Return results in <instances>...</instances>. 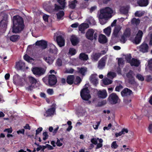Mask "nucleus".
Here are the masks:
<instances>
[{"mask_svg": "<svg viewBox=\"0 0 152 152\" xmlns=\"http://www.w3.org/2000/svg\"><path fill=\"white\" fill-rule=\"evenodd\" d=\"M113 12V9L109 7L101 9L99 14H98L100 23L102 25L106 23L108 20L112 17Z\"/></svg>", "mask_w": 152, "mask_h": 152, "instance_id": "f257e3e1", "label": "nucleus"}, {"mask_svg": "<svg viewBox=\"0 0 152 152\" xmlns=\"http://www.w3.org/2000/svg\"><path fill=\"white\" fill-rule=\"evenodd\" d=\"M12 32L14 33H18L21 31L24 27L23 18L19 16L13 17Z\"/></svg>", "mask_w": 152, "mask_h": 152, "instance_id": "f03ea898", "label": "nucleus"}, {"mask_svg": "<svg viewBox=\"0 0 152 152\" xmlns=\"http://www.w3.org/2000/svg\"><path fill=\"white\" fill-rule=\"evenodd\" d=\"M88 84H86L84 88L80 92V96L82 99L86 101H88L91 97L89 94V91L87 87Z\"/></svg>", "mask_w": 152, "mask_h": 152, "instance_id": "7ed1b4c3", "label": "nucleus"}, {"mask_svg": "<svg viewBox=\"0 0 152 152\" xmlns=\"http://www.w3.org/2000/svg\"><path fill=\"white\" fill-rule=\"evenodd\" d=\"M97 33L95 32L92 29H89L86 32V37L88 39L92 40L94 39L96 40L97 37Z\"/></svg>", "mask_w": 152, "mask_h": 152, "instance_id": "20e7f679", "label": "nucleus"}, {"mask_svg": "<svg viewBox=\"0 0 152 152\" xmlns=\"http://www.w3.org/2000/svg\"><path fill=\"white\" fill-rule=\"evenodd\" d=\"M33 73L35 75L40 76L43 75L45 71V69L39 67H35L31 69Z\"/></svg>", "mask_w": 152, "mask_h": 152, "instance_id": "39448f33", "label": "nucleus"}, {"mask_svg": "<svg viewBox=\"0 0 152 152\" xmlns=\"http://www.w3.org/2000/svg\"><path fill=\"white\" fill-rule=\"evenodd\" d=\"M108 99L110 103L113 104H116L120 102L118 97L115 93L111 94L109 96Z\"/></svg>", "mask_w": 152, "mask_h": 152, "instance_id": "423d86ee", "label": "nucleus"}, {"mask_svg": "<svg viewBox=\"0 0 152 152\" xmlns=\"http://www.w3.org/2000/svg\"><path fill=\"white\" fill-rule=\"evenodd\" d=\"M57 82L56 76L53 75H49L48 77V84L50 86L55 85Z\"/></svg>", "mask_w": 152, "mask_h": 152, "instance_id": "0eeeda50", "label": "nucleus"}, {"mask_svg": "<svg viewBox=\"0 0 152 152\" xmlns=\"http://www.w3.org/2000/svg\"><path fill=\"white\" fill-rule=\"evenodd\" d=\"M143 34V33L142 31L139 30L137 34L136 37L134 39L132 40V42L136 44H138L140 43Z\"/></svg>", "mask_w": 152, "mask_h": 152, "instance_id": "6e6552de", "label": "nucleus"}, {"mask_svg": "<svg viewBox=\"0 0 152 152\" xmlns=\"http://www.w3.org/2000/svg\"><path fill=\"white\" fill-rule=\"evenodd\" d=\"M140 51L143 53L147 52L148 50V45L145 43H143L140 46L137 47Z\"/></svg>", "mask_w": 152, "mask_h": 152, "instance_id": "1a4fd4ad", "label": "nucleus"}, {"mask_svg": "<svg viewBox=\"0 0 152 152\" xmlns=\"http://www.w3.org/2000/svg\"><path fill=\"white\" fill-rule=\"evenodd\" d=\"M58 3L61 6V7L56 5L55 4V10H58L59 9H63L65 7L66 3L65 2V0H57Z\"/></svg>", "mask_w": 152, "mask_h": 152, "instance_id": "9d476101", "label": "nucleus"}, {"mask_svg": "<svg viewBox=\"0 0 152 152\" xmlns=\"http://www.w3.org/2000/svg\"><path fill=\"white\" fill-rule=\"evenodd\" d=\"M47 42L44 40L37 41L35 43L37 45H38L43 49H45L47 47Z\"/></svg>", "mask_w": 152, "mask_h": 152, "instance_id": "9b49d317", "label": "nucleus"}, {"mask_svg": "<svg viewBox=\"0 0 152 152\" xmlns=\"http://www.w3.org/2000/svg\"><path fill=\"white\" fill-rule=\"evenodd\" d=\"M121 28V27L119 25L116 26L115 27L113 33V37H118V34L120 32V31Z\"/></svg>", "mask_w": 152, "mask_h": 152, "instance_id": "f8f14e48", "label": "nucleus"}, {"mask_svg": "<svg viewBox=\"0 0 152 152\" xmlns=\"http://www.w3.org/2000/svg\"><path fill=\"white\" fill-rule=\"evenodd\" d=\"M49 52L54 54H57L58 52V50L56 47L53 44H50L49 45Z\"/></svg>", "mask_w": 152, "mask_h": 152, "instance_id": "ddd939ff", "label": "nucleus"}, {"mask_svg": "<svg viewBox=\"0 0 152 152\" xmlns=\"http://www.w3.org/2000/svg\"><path fill=\"white\" fill-rule=\"evenodd\" d=\"M98 79L97 75L96 74L91 75L90 77V81L94 85L98 83Z\"/></svg>", "mask_w": 152, "mask_h": 152, "instance_id": "4468645a", "label": "nucleus"}, {"mask_svg": "<svg viewBox=\"0 0 152 152\" xmlns=\"http://www.w3.org/2000/svg\"><path fill=\"white\" fill-rule=\"evenodd\" d=\"M56 40L58 45L60 47H62L64 46L65 42L64 39L61 36H59L56 37Z\"/></svg>", "mask_w": 152, "mask_h": 152, "instance_id": "2eb2a0df", "label": "nucleus"}, {"mask_svg": "<svg viewBox=\"0 0 152 152\" xmlns=\"http://www.w3.org/2000/svg\"><path fill=\"white\" fill-rule=\"evenodd\" d=\"M89 27V25L87 23H82L78 27L79 30L80 31L81 33L84 34L85 30L86 29Z\"/></svg>", "mask_w": 152, "mask_h": 152, "instance_id": "dca6fc26", "label": "nucleus"}, {"mask_svg": "<svg viewBox=\"0 0 152 152\" xmlns=\"http://www.w3.org/2000/svg\"><path fill=\"white\" fill-rule=\"evenodd\" d=\"M106 59V57L102 58L99 61L98 67L99 69H102L104 67Z\"/></svg>", "mask_w": 152, "mask_h": 152, "instance_id": "f3484780", "label": "nucleus"}, {"mask_svg": "<svg viewBox=\"0 0 152 152\" xmlns=\"http://www.w3.org/2000/svg\"><path fill=\"white\" fill-rule=\"evenodd\" d=\"M15 67L18 70L23 69L25 67V63L22 61H20L16 63Z\"/></svg>", "mask_w": 152, "mask_h": 152, "instance_id": "a211bd4d", "label": "nucleus"}, {"mask_svg": "<svg viewBox=\"0 0 152 152\" xmlns=\"http://www.w3.org/2000/svg\"><path fill=\"white\" fill-rule=\"evenodd\" d=\"M55 110V108L54 107L48 109L44 114V116L47 117L53 115Z\"/></svg>", "mask_w": 152, "mask_h": 152, "instance_id": "6ab92c4d", "label": "nucleus"}, {"mask_svg": "<svg viewBox=\"0 0 152 152\" xmlns=\"http://www.w3.org/2000/svg\"><path fill=\"white\" fill-rule=\"evenodd\" d=\"M55 59L54 57L50 56H45L43 58V59L49 64H52Z\"/></svg>", "mask_w": 152, "mask_h": 152, "instance_id": "aec40b11", "label": "nucleus"}, {"mask_svg": "<svg viewBox=\"0 0 152 152\" xmlns=\"http://www.w3.org/2000/svg\"><path fill=\"white\" fill-rule=\"evenodd\" d=\"M132 93V91L131 90L128 88H126L121 92V94L123 96H125L130 95Z\"/></svg>", "mask_w": 152, "mask_h": 152, "instance_id": "412c9836", "label": "nucleus"}, {"mask_svg": "<svg viewBox=\"0 0 152 152\" xmlns=\"http://www.w3.org/2000/svg\"><path fill=\"white\" fill-rule=\"evenodd\" d=\"M98 96L100 98L104 99L106 97L107 94L105 90L99 91L98 92Z\"/></svg>", "mask_w": 152, "mask_h": 152, "instance_id": "4be33fe9", "label": "nucleus"}, {"mask_svg": "<svg viewBox=\"0 0 152 152\" xmlns=\"http://www.w3.org/2000/svg\"><path fill=\"white\" fill-rule=\"evenodd\" d=\"M99 42L102 43H106L107 41V39L106 36L102 34L99 35Z\"/></svg>", "mask_w": 152, "mask_h": 152, "instance_id": "5701e85b", "label": "nucleus"}, {"mask_svg": "<svg viewBox=\"0 0 152 152\" xmlns=\"http://www.w3.org/2000/svg\"><path fill=\"white\" fill-rule=\"evenodd\" d=\"M13 83L16 85L20 83L21 80L20 78L18 75H14L13 78Z\"/></svg>", "mask_w": 152, "mask_h": 152, "instance_id": "b1692460", "label": "nucleus"}, {"mask_svg": "<svg viewBox=\"0 0 152 152\" xmlns=\"http://www.w3.org/2000/svg\"><path fill=\"white\" fill-rule=\"evenodd\" d=\"M77 69L79 73L83 76L85 75V73L87 71V68L86 67H77Z\"/></svg>", "mask_w": 152, "mask_h": 152, "instance_id": "393cba45", "label": "nucleus"}, {"mask_svg": "<svg viewBox=\"0 0 152 152\" xmlns=\"http://www.w3.org/2000/svg\"><path fill=\"white\" fill-rule=\"evenodd\" d=\"M137 3L140 6H146L148 4V0H139Z\"/></svg>", "mask_w": 152, "mask_h": 152, "instance_id": "a878e982", "label": "nucleus"}, {"mask_svg": "<svg viewBox=\"0 0 152 152\" xmlns=\"http://www.w3.org/2000/svg\"><path fill=\"white\" fill-rule=\"evenodd\" d=\"M71 41L72 45H76L79 42L78 39L75 36H73L72 37Z\"/></svg>", "mask_w": 152, "mask_h": 152, "instance_id": "bb28decb", "label": "nucleus"}, {"mask_svg": "<svg viewBox=\"0 0 152 152\" xmlns=\"http://www.w3.org/2000/svg\"><path fill=\"white\" fill-rule=\"evenodd\" d=\"M131 66H137L140 64V62L139 60L135 58H132L130 63Z\"/></svg>", "mask_w": 152, "mask_h": 152, "instance_id": "cd10ccee", "label": "nucleus"}, {"mask_svg": "<svg viewBox=\"0 0 152 152\" xmlns=\"http://www.w3.org/2000/svg\"><path fill=\"white\" fill-rule=\"evenodd\" d=\"M74 79V76L73 75H70L67 77L66 81L68 84L71 85L73 83Z\"/></svg>", "mask_w": 152, "mask_h": 152, "instance_id": "c85d7f7f", "label": "nucleus"}, {"mask_svg": "<svg viewBox=\"0 0 152 152\" xmlns=\"http://www.w3.org/2000/svg\"><path fill=\"white\" fill-rule=\"evenodd\" d=\"M101 56V53H95L92 54L91 57L93 60L97 61Z\"/></svg>", "mask_w": 152, "mask_h": 152, "instance_id": "c756f323", "label": "nucleus"}, {"mask_svg": "<svg viewBox=\"0 0 152 152\" xmlns=\"http://www.w3.org/2000/svg\"><path fill=\"white\" fill-rule=\"evenodd\" d=\"M77 3V0H74L71 1H69V7L72 9L75 8Z\"/></svg>", "mask_w": 152, "mask_h": 152, "instance_id": "7c9ffc66", "label": "nucleus"}, {"mask_svg": "<svg viewBox=\"0 0 152 152\" xmlns=\"http://www.w3.org/2000/svg\"><path fill=\"white\" fill-rule=\"evenodd\" d=\"M79 57L80 60L83 61H87L88 58V55L84 53H81L80 54Z\"/></svg>", "mask_w": 152, "mask_h": 152, "instance_id": "2f4dec72", "label": "nucleus"}, {"mask_svg": "<svg viewBox=\"0 0 152 152\" xmlns=\"http://www.w3.org/2000/svg\"><path fill=\"white\" fill-rule=\"evenodd\" d=\"M20 38L19 35H13L11 36L10 37L11 41L13 42H15L18 41Z\"/></svg>", "mask_w": 152, "mask_h": 152, "instance_id": "473e14b6", "label": "nucleus"}, {"mask_svg": "<svg viewBox=\"0 0 152 152\" xmlns=\"http://www.w3.org/2000/svg\"><path fill=\"white\" fill-rule=\"evenodd\" d=\"M57 18L58 20L63 19V17L64 15V12L63 11H61L56 14Z\"/></svg>", "mask_w": 152, "mask_h": 152, "instance_id": "72a5a7b5", "label": "nucleus"}, {"mask_svg": "<svg viewBox=\"0 0 152 152\" xmlns=\"http://www.w3.org/2000/svg\"><path fill=\"white\" fill-rule=\"evenodd\" d=\"M104 32L106 35L109 36L111 32V28L109 26L104 30Z\"/></svg>", "mask_w": 152, "mask_h": 152, "instance_id": "f704fd0d", "label": "nucleus"}, {"mask_svg": "<svg viewBox=\"0 0 152 152\" xmlns=\"http://www.w3.org/2000/svg\"><path fill=\"white\" fill-rule=\"evenodd\" d=\"M103 83L105 85H108L111 84L112 83V80H109L108 78L106 77L104 78L102 80Z\"/></svg>", "mask_w": 152, "mask_h": 152, "instance_id": "c9c22d12", "label": "nucleus"}, {"mask_svg": "<svg viewBox=\"0 0 152 152\" xmlns=\"http://www.w3.org/2000/svg\"><path fill=\"white\" fill-rule=\"evenodd\" d=\"M24 59L28 62L31 63L34 60L33 58L30 57L28 55L26 54L23 56Z\"/></svg>", "mask_w": 152, "mask_h": 152, "instance_id": "e433bc0d", "label": "nucleus"}, {"mask_svg": "<svg viewBox=\"0 0 152 152\" xmlns=\"http://www.w3.org/2000/svg\"><path fill=\"white\" fill-rule=\"evenodd\" d=\"M86 21L89 23L91 25H94L95 23V22L94 18L91 17H89L86 20Z\"/></svg>", "mask_w": 152, "mask_h": 152, "instance_id": "4c0bfd02", "label": "nucleus"}, {"mask_svg": "<svg viewBox=\"0 0 152 152\" xmlns=\"http://www.w3.org/2000/svg\"><path fill=\"white\" fill-rule=\"evenodd\" d=\"M131 22L132 24L137 26L140 23V20L138 19H137L134 18L132 20Z\"/></svg>", "mask_w": 152, "mask_h": 152, "instance_id": "58836bf2", "label": "nucleus"}, {"mask_svg": "<svg viewBox=\"0 0 152 152\" xmlns=\"http://www.w3.org/2000/svg\"><path fill=\"white\" fill-rule=\"evenodd\" d=\"M130 35V30L129 28H127L125 31L123 35L125 36L126 37H129Z\"/></svg>", "mask_w": 152, "mask_h": 152, "instance_id": "ea45409f", "label": "nucleus"}, {"mask_svg": "<svg viewBox=\"0 0 152 152\" xmlns=\"http://www.w3.org/2000/svg\"><path fill=\"white\" fill-rule=\"evenodd\" d=\"M107 76L108 77L111 79H113L116 76V74L114 72H110L108 73Z\"/></svg>", "mask_w": 152, "mask_h": 152, "instance_id": "a19ab883", "label": "nucleus"}, {"mask_svg": "<svg viewBox=\"0 0 152 152\" xmlns=\"http://www.w3.org/2000/svg\"><path fill=\"white\" fill-rule=\"evenodd\" d=\"M76 53V50L73 48H70L69 50V54L71 56L75 55Z\"/></svg>", "mask_w": 152, "mask_h": 152, "instance_id": "79ce46f5", "label": "nucleus"}, {"mask_svg": "<svg viewBox=\"0 0 152 152\" xmlns=\"http://www.w3.org/2000/svg\"><path fill=\"white\" fill-rule=\"evenodd\" d=\"M132 74L133 72L132 71H130L127 75V76L128 77L129 79H132V83H134L133 79V76L132 75Z\"/></svg>", "mask_w": 152, "mask_h": 152, "instance_id": "37998d69", "label": "nucleus"}, {"mask_svg": "<svg viewBox=\"0 0 152 152\" xmlns=\"http://www.w3.org/2000/svg\"><path fill=\"white\" fill-rule=\"evenodd\" d=\"M28 79L30 82L32 84H35L37 82V80L32 77L29 76L28 77Z\"/></svg>", "mask_w": 152, "mask_h": 152, "instance_id": "c03bdc74", "label": "nucleus"}, {"mask_svg": "<svg viewBox=\"0 0 152 152\" xmlns=\"http://www.w3.org/2000/svg\"><path fill=\"white\" fill-rule=\"evenodd\" d=\"M144 13L140 11H136L135 14L134 15L135 16L140 17H141L143 15Z\"/></svg>", "mask_w": 152, "mask_h": 152, "instance_id": "a18cd8bd", "label": "nucleus"}, {"mask_svg": "<svg viewBox=\"0 0 152 152\" xmlns=\"http://www.w3.org/2000/svg\"><path fill=\"white\" fill-rule=\"evenodd\" d=\"M81 80L80 77L77 76L75 80L74 81V83L76 84H78L81 82Z\"/></svg>", "mask_w": 152, "mask_h": 152, "instance_id": "49530a36", "label": "nucleus"}, {"mask_svg": "<svg viewBox=\"0 0 152 152\" xmlns=\"http://www.w3.org/2000/svg\"><path fill=\"white\" fill-rule=\"evenodd\" d=\"M118 147V145L117 144L116 141L113 142L111 144V147L112 148L116 149Z\"/></svg>", "mask_w": 152, "mask_h": 152, "instance_id": "de8ad7c7", "label": "nucleus"}, {"mask_svg": "<svg viewBox=\"0 0 152 152\" xmlns=\"http://www.w3.org/2000/svg\"><path fill=\"white\" fill-rule=\"evenodd\" d=\"M124 63V60L121 58H119L118 60V64L119 66H121Z\"/></svg>", "mask_w": 152, "mask_h": 152, "instance_id": "09e8293b", "label": "nucleus"}, {"mask_svg": "<svg viewBox=\"0 0 152 152\" xmlns=\"http://www.w3.org/2000/svg\"><path fill=\"white\" fill-rule=\"evenodd\" d=\"M132 58V57L130 54H127L125 56V59L128 62L130 63L131 61V59Z\"/></svg>", "mask_w": 152, "mask_h": 152, "instance_id": "8fccbe9b", "label": "nucleus"}, {"mask_svg": "<svg viewBox=\"0 0 152 152\" xmlns=\"http://www.w3.org/2000/svg\"><path fill=\"white\" fill-rule=\"evenodd\" d=\"M126 38L124 35L122 36L120 39V41L122 43H124L126 40Z\"/></svg>", "mask_w": 152, "mask_h": 152, "instance_id": "3c124183", "label": "nucleus"}, {"mask_svg": "<svg viewBox=\"0 0 152 152\" xmlns=\"http://www.w3.org/2000/svg\"><path fill=\"white\" fill-rule=\"evenodd\" d=\"M47 93L49 95H51L53 94L54 91L52 89L49 88L47 91Z\"/></svg>", "mask_w": 152, "mask_h": 152, "instance_id": "603ef678", "label": "nucleus"}, {"mask_svg": "<svg viewBox=\"0 0 152 152\" xmlns=\"http://www.w3.org/2000/svg\"><path fill=\"white\" fill-rule=\"evenodd\" d=\"M136 77L139 80L141 81H142L144 80V77L140 74L137 75Z\"/></svg>", "mask_w": 152, "mask_h": 152, "instance_id": "864d4df0", "label": "nucleus"}, {"mask_svg": "<svg viewBox=\"0 0 152 152\" xmlns=\"http://www.w3.org/2000/svg\"><path fill=\"white\" fill-rule=\"evenodd\" d=\"M56 64L58 66H61L62 64V61L60 58H58L56 62Z\"/></svg>", "mask_w": 152, "mask_h": 152, "instance_id": "5fc2aeb1", "label": "nucleus"}, {"mask_svg": "<svg viewBox=\"0 0 152 152\" xmlns=\"http://www.w3.org/2000/svg\"><path fill=\"white\" fill-rule=\"evenodd\" d=\"M49 17V15L45 14H44L43 16V20L45 22H48V18Z\"/></svg>", "mask_w": 152, "mask_h": 152, "instance_id": "6e6d98bb", "label": "nucleus"}, {"mask_svg": "<svg viewBox=\"0 0 152 152\" xmlns=\"http://www.w3.org/2000/svg\"><path fill=\"white\" fill-rule=\"evenodd\" d=\"M99 138H93L91 140V142L94 145H96L97 144V140Z\"/></svg>", "mask_w": 152, "mask_h": 152, "instance_id": "4d7b16f0", "label": "nucleus"}, {"mask_svg": "<svg viewBox=\"0 0 152 152\" xmlns=\"http://www.w3.org/2000/svg\"><path fill=\"white\" fill-rule=\"evenodd\" d=\"M74 72L73 69H67L65 71V73H72Z\"/></svg>", "mask_w": 152, "mask_h": 152, "instance_id": "13d9d810", "label": "nucleus"}, {"mask_svg": "<svg viewBox=\"0 0 152 152\" xmlns=\"http://www.w3.org/2000/svg\"><path fill=\"white\" fill-rule=\"evenodd\" d=\"M34 86L31 85L30 86L26 87V89L28 91H31L33 88Z\"/></svg>", "mask_w": 152, "mask_h": 152, "instance_id": "bf43d9fd", "label": "nucleus"}, {"mask_svg": "<svg viewBox=\"0 0 152 152\" xmlns=\"http://www.w3.org/2000/svg\"><path fill=\"white\" fill-rule=\"evenodd\" d=\"M7 23V22L6 21L4 20H2L0 22V26H5V25H6Z\"/></svg>", "mask_w": 152, "mask_h": 152, "instance_id": "052dcab7", "label": "nucleus"}, {"mask_svg": "<svg viewBox=\"0 0 152 152\" xmlns=\"http://www.w3.org/2000/svg\"><path fill=\"white\" fill-rule=\"evenodd\" d=\"M123 88V86L121 85H120L119 86L116 87L115 90L116 91L119 92L120 90L121 89Z\"/></svg>", "mask_w": 152, "mask_h": 152, "instance_id": "680f3d73", "label": "nucleus"}, {"mask_svg": "<svg viewBox=\"0 0 152 152\" xmlns=\"http://www.w3.org/2000/svg\"><path fill=\"white\" fill-rule=\"evenodd\" d=\"M148 37L150 38L149 45H152V33L149 34L148 35Z\"/></svg>", "mask_w": 152, "mask_h": 152, "instance_id": "e2e57ef3", "label": "nucleus"}, {"mask_svg": "<svg viewBox=\"0 0 152 152\" xmlns=\"http://www.w3.org/2000/svg\"><path fill=\"white\" fill-rule=\"evenodd\" d=\"M43 140H45L46 139H47L48 137V135L47 134V132H45L43 133Z\"/></svg>", "mask_w": 152, "mask_h": 152, "instance_id": "0e129e2a", "label": "nucleus"}, {"mask_svg": "<svg viewBox=\"0 0 152 152\" xmlns=\"http://www.w3.org/2000/svg\"><path fill=\"white\" fill-rule=\"evenodd\" d=\"M96 124L95 125H93V127L95 129H98V126L100 125V122H96Z\"/></svg>", "mask_w": 152, "mask_h": 152, "instance_id": "69168bd1", "label": "nucleus"}, {"mask_svg": "<svg viewBox=\"0 0 152 152\" xmlns=\"http://www.w3.org/2000/svg\"><path fill=\"white\" fill-rule=\"evenodd\" d=\"M121 132L123 134H124L125 133H128V130L127 129L123 128L122 129Z\"/></svg>", "mask_w": 152, "mask_h": 152, "instance_id": "338daca9", "label": "nucleus"}, {"mask_svg": "<svg viewBox=\"0 0 152 152\" xmlns=\"http://www.w3.org/2000/svg\"><path fill=\"white\" fill-rule=\"evenodd\" d=\"M148 129L149 132L151 133H152V124H149Z\"/></svg>", "mask_w": 152, "mask_h": 152, "instance_id": "774afa93", "label": "nucleus"}]
</instances>
